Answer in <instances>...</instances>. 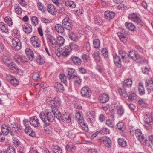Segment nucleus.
<instances>
[{"mask_svg": "<svg viewBox=\"0 0 153 153\" xmlns=\"http://www.w3.org/2000/svg\"><path fill=\"white\" fill-rule=\"evenodd\" d=\"M46 102L48 104L51 105L52 111L40 113L39 116L42 121L47 126L53 122L54 118L56 117V107L59 106L60 100L58 97H55L54 98L48 97L46 99Z\"/></svg>", "mask_w": 153, "mask_h": 153, "instance_id": "nucleus-1", "label": "nucleus"}, {"mask_svg": "<svg viewBox=\"0 0 153 153\" xmlns=\"http://www.w3.org/2000/svg\"><path fill=\"white\" fill-rule=\"evenodd\" d=\"M58 107H56L55 117L60 120H62L65 123H68L71 122V117L70 114L67 113H65L61 114L60 111L57 109Z\"/></svg>", "mask_w": 153, "mask_h": 153, "instance_id": "nucleus-2", "label": "nucleus"}, {"mask_svg": "<svg viewBox=\"0 0 153 153\" xmlns=\"http://www.w3.org/2000/svg\"><path fill=\"white\" fill-rule=\"evenodd\" d=\"M77 48V46L74 43L70 44L68 46H65L62 49V55L65 56H67L69 55L70 52L73 49Z\"/></svg>", "mask_w": 153, "mask_h": 153, "instance_id": "nucleus-3", "label": "nucleus"}, {"mask_svg": "<svg viewBox=\"0 0 153 153\" xmlns=\"http://www.w3.org/2000/svg\"><path fill=\"white\" fill-rule=\"evenodd\" d=\"M12 47L16 50H19L21 47V43L18 37L14 38L12 41Z\"/></svg>", "mask_w": 153, "mask_h": 153, "instance_id": "nucleus-4", "label": "nucleus"}, {"mask_svg": "<svg viewBox=\"0 0 153 153\" xmlns=\"http://www.w3.org/2000/svg\"><path fill=\"white\" fill-rule=\"evenodd\" d=\"M14 59L16 62L20 64L28 61V59L27 57L23 55H16L15 56Z\"/></svg>", "mask_w": 153, "mask_h": 153, "instance_id": "nucleus-5", "label": "nucleus"}, {"mask_svg": "<svg viewBox=\"0 0 153 153\" xmlns=\"http://www.w3.org/2000/svg\"><path fill=\"white\" fill-rule=\"evenodd\" d=\"M46 36L47 42L48 45L52 47H55L57 43L56 38L48 33L46 35Z\"/></svg>", "mask_w": 153, "mask_h": 153, "instance_id": "nucleus-6", "label": "nucleus"}, {"mask_svg": "<svg viewBox=\"0 0 153 153\" xmlns=\"http://www.w3.org/2000/svg\"><path fill=\"white\" fill-rule=\"evenodd\" d=\"M30 43L35 48H39L41 45V41L38 37L36 36H33L31 38Z\"/></svg>", "mask_w": 153, "mask_h": 153, "instance_id": "nucleus-7", "label": "nucleus"}, {"mask_svg": "<svg viewBox=\"0 0 153 153\" xmlns=\"http://www.w3.org/2000/svg\"><path fill=\"white\" fill-rule=\"evenodd\" d=\"M131 133L132 132L134 134L135 136L138 140L140 142H142L144 140V137L142 134L140 130L139 129H137L135 130H132L130 131Z\"/></svg>", "mask_w": 153, "mask_h": 153, "instance_id": "nucleus-8", "label": "nucleus"}, {"mask_svg": "<svg viewBox=\"0 0 153 153\" xmlns=\"http://www.w3.org/2000/svg\"><path fill=\"white\" fill-rule=\"evenodd\" d=\"M81 95L83 97L88 98L91 96V92L89 88L85 86L81 89Z\"/></svg>", "mask_w": 153, "mask_h": 153, "instance_id": "nucleus-9", "label": "nucleus"}, {"mask_svg": "<svg viewBox=\"0 0 153 153\" xmlns=\"http://www.w3.org/2000/svg\"><path fill=\"white\" fill-rule=\"evenodd\" d=\"M62 25L64 28L69 30H71L73 26L70 20L68 17L65 18L62 21Z\"/></svg>", "mask_w": 153, "mask_h": 153, "instance_id": "nucleus-10", "label": "nucleus"}, {"mask_svg": "<svg viewBox=\"0 0 153 153\" xmlns=\"http://www.w3.org/2000/svg\"><path fill=\"white\" fill-rule=\"evenodd\" d=\"M26 54V57L28 58V60L29 59L30 61H33L34 59V55L33 51L32 49L27 48L25 50Z\"/></svg>", "mask_w": 153, "mask_h": 153, "instance_id": "nucleus-11", "label": "nucleus"}, {"mask_svg": "<svg viewBox=\"0 0 153 153\" xmlns=\"http://www.w3.org/2000/svg\"><path fill=\"white\" fill-rule=\"evenodd\" d=\"M30 123L31 125L35 127H38L40 125L39 120L36 116H34L31 118Z\"/></svg>", "mask_w": 153, "mask_h": 153, "instance_id": "nucleus-12", "label": "nucleus"}, {"mask_svg": "<svg viewBox=\"0 0 153 153\" xmlns=\"http://www.w3.org/2000/svg\"><path fill=\"white\" fill-rule=\"evenodd\" d=\"M128 56L135 61L139 59L140 58V55L135 51L133 50L129 52Z\"/></svg>", "mask_w": 153, "mask_h": 153, "instance_id": "nucleus-13", "label": "nucleus"}, {"mask_svg": "<svg viewBox=\"0 0 153 153\" xmlns=\"http://www.w3.org/2000/svg\"><path fill=\"white\" fill-rule=\"evenodd\" d=\"M109 98V96L107 94H103L100 95L98 99L100 102L105 103L108 101Z\"/></svg>", "mask_w": 153, "mask_h": 153, "instance_id": "nucleus-14", "label": "nucleus"}, {"mask_svg": "<svg viewBox=\"0 0 153 153\" xmlns=\"http://www.w3.org/2000/svg\"><path fill=\"white\" fill-rule=\"evenodd\" d=\"M24 31L27 33H30L32 31V26L29 24L25 23L22 25Z\"/></svg>", "mask_w": 153, "mask_h": 153, "instance_id": "nucleus-15", "label": "nucleus"}, {"mask_svg": "<svg viewBox=\"0 0 153 153\" xmlns=\"http://www.w3.org/2000/svg\"><path fill=\"white\" fill-rule=\"evenodd\" d=\"M146 87L149 92L153 91V79L146 80Z\"/></svg>", "mask_w": 153, "mask_h": 153, "instance_id": "nucleus-16", "label": "nucleus"}, {"mask_svg": "<svg viewBox=\"0 0 153 153\" xmlns=\"http://www.w3.org/2000/svg\"><path fill=\"white\" fill-rule=\"evenodd\" d=\"M114 61V63L117 67L120 68L121 66V58L116 54H114L113 55Z\"/></svg>", "mask_w": 153, "mask_h": 153, "instance_id": "nucleus-17", "label": "nucleus"}, {"mask_svg": "<svg viewBox=\"0 0 153 153\" xmlns=\"http://www.w3.org/2000/svg\"><path fill=\"white\" fill-rule=\"evenodd\" d=\"M104 15L105 18L108 19H111L115 16V13L114 12L107 10L104 12Z\"/></svg>", "mask_w": 153, "mask_h": 153, "instance_id": "nucleus-18", "label": "nucleus"}, {"mask_svg": "<svg viewBox=\"0 0 153 153\" xmlns=\"http://www.w3.org/2000/svg\"><path fill=\"white\" fill-rule=\"evenodd\" d=\"M7 76V79L13 85L15 86L18 84L19 82L15 77L10 75H8Z\"/></svg>", "mask_w": 153, "mask_h": 153, "instance_id": "nucleus-19", "label": "nucleus"}, {"mask_svg": "<svg viewBox=\"0 0 153 153\" xmlns=\"http://www.w3.org/2000/svg\"><path fill=\"white\" fill-rule=\"evenodd\" d=\"M132 84V80L130 79L125 80L123 83V87L125 89L131 87Z\"/></svg>", "mask_w": 153, "mask_h": 153, "instance_id": "nucleus-20", "label": "nucleus"}, {"mask_svg": "<svg viewBox=\"0 0 153 153\" xmlns=\"http://www.w3.org/2000/svg\"><path fill=\"white\" fill-rule=\"evenodd\" d=\"M1 130L2 133L4 135H7L10 131V128L8 126L3 125L2 126Z\"/></svg>", "mask_w": 153, "mask_h": 153, "instance_id": "nucleus-21", "label": "nucleus"}, {"mask_svg": "<svg viewBox=\"0 0 153 153\" xmlns=\"http://www.w3.org/2000/svg\"><path fill=\"white\" fill-rule=\"evenodd\" d=\"M47 10L49 13L51 14L55 15L56 13V10L53 5L50 4L48 5Z\"/></svg>", "mask_w": 153, "mask_h": 153, "instance_id": "nucleus-22", "label": "nucleus"}, {"mask_svg": "<svg viewBox=\"0 0 153 153\" xmlns=\"http://www.w3.org/2000/svg\"><path fill=\"white\" fill-rule=\"evenodd\" d=\"M74 80V83L75 86L76 87L79 86L81 82L82 79L80 77L77 76H73L72 78Z\"/></svg>", "mask_w": 153, "mask_h": 153, "instance_id": "nucleus-23", "label": "nucleus"}, {"mask_svg": "<svg viewBox=\"0 0 153 153\" xmlns=\"http://www.w3.org/2000/svg\"><path fill=\"white\" fill-rule=\"evenodd\" d=\"M71 59L73 62L76 65H79L81 64L82 61L81 59L77 56H72Z\"/></svg>", "mask_w": 153, "mask_h": 153, "instance_id": "nucleus-24", "label": "nucleus"}, {"mask_svg": "<svg viewBox=\"0 0 153 153\" xmlns=\"http://www.w3.org/2000/svg\"><path fill=\"white\" fill-rule=\"evenodd\" d=\"M114 107L117 110V114L119 115H122L124 113V109L120 105L114 104Z\"/></svg>", "mask_w": 153, "mask_h": 153, "instance_id": "nucleus-25", "label": "nucleus"}, {"mask_svg": "<svg viewBox=\"0 0 153 153\" xmlns=\"http://www.w3.org/2000/svg\"><path fill=\"white\" fill-rule=\"evenodd\" d=\"M55 28L56 30L59 33H63L64 32V27L61 24H56Z\"/></svg>", "mask_w": 153, "mask_h": 153, "instance_id": "nucleus-26", "label": "nucleus"}, {"mask_svg": "<svg viewBox=\"0 0 153 153\" xmlns=\"http://www.w3.org/2000/svg\"><path fill=\"white\" fill-rule=\"evenodd\" d=\"M55 88L58 92H61L64 91V88L63 85L60 83L56 82L55 83Z\"/></svg>", "mask_w": 153, "mask_h": 153, "instance_id": "nucleus-27", "label": "nucleus"}, {"mask_svg": "<svg viewBox=\"0 0 153 153\" xmlns=\"http://www.w3.org/2000/svg\"><path fill=\"white\" fill-rule=\"evenodd\" d=\"M98 140L99 142L103 143H111L110 139L108 137H103L99 139Z\"/></svg>", "mask_w": 153, "mask_h": 153, "instance_id": "nucleus-28", "label": "nucleus"}, {"mask_svg": "<svg viewBox=\"0 0 153 153\" xmlns=\"http://www.w3.org/2000/svg\"><path fill=\"white\" fill-rule=\"evenodd\" d=\"M0 30L5 33L8 32L7 26L3 22H0Z\"/></svg>", "mask_w": 153, "mask_h": 153, "instance_id": "nucleus-29", "label": "nucleus"}, {"mask_svg": "<svg viewBox=\"0 0 153 153\" xmlns=\"http://www.w3.org/2000/svg\"><path fill=\"white\" fill-rule=\"evenodd\" d=\"M116 128L120 132H123L125 130L126 126L123 123L119 122L117 125Z\"/></svg>", "mask_w": 153, "mask_h": 153, "instance_id": "nucleus-30", "label": "nucleus"}, {"mask_svg": "<svg viewBox=\"0 0 153 153\" xmlns=\"http://www.w3.org/2000/svg\"><path fill=\"white\" fill-rule=\"evenodd\" d=\"M2 61L5 65L11 60L10 56L7 53L4 54L2 56Z\"/></svg>", "mask_w": 153, "mask_h": 153, "instance_id": "nucleus-31", "label": "nucleus"}, {"mask_svg": "<svg viewBox=\"0 0 153 153\" xmlns=\"http://www.w3.org/2000/svg\"><path fill=\"white\" fill-rule=\"evenodd\" d=\"M125 26L127 29L133 31L136 30V28L135 26L131 23L126 22Z\"/></svg>", "mask_w": 153, "mask_h": 153, "instance_id": "nucleus-32", "label": "nucleus"}, {"mask_svg": "<svg viewBox=\"0 0 153 153\" xmlns=\"http://www.w3.org/2000/svg\"><path fill=\"white\" fill-rule=\"evenodd\" d=\"M65 5L71 8H74L76 7V4L73 1H67L65 2Z\"/></svg>", "mask_w": 153, "mask_h": 153, "instance_id": "nucleus-33", "label": "nucleus"}, {"mask_svg": "<svg viewBox=\"0 0 153 153\" xmlns=\"http://www.w3.org/2000/svg\"><path fill=\"white\" fill-rule=\"evenodd\" d=\"M52 150L53 153H62L61 149L58 146H53L52 148Z\"/></svg>", "mask_w": 153, "mask_h": 153, "instance_id": "nucleus-34", "label": "nucleus"}, {"mask_svg": "<svg viewBox=\"0 0 153 153\" xmlns=\"http://www.w3.org/2000/svg\"><path fill=\"white\" fill-rule=\"evenodd\" d=\"M66 150L68 151L74 152L75 150V146L72 144H67L66 146Z\"/></svg>", "mask_w": 153, "mask_h": 153, "instance_id": "nucleus-35", "label": "nucleus"}, {"mask_svg": "<svg viewBox=\"0 0 153 153\" xmlns=\"http://www.w3.org/2000/svg\"><path fill=\"white\" fill-rule=\"evenodd\" d=\"M76 120L79 123H82L84 121L82 117L79 112H77L75 114Z\"/></svg>", "mask_w": 153, "mask_h": 153, "instance_id": "nucleus-36", "label": "nucleus"}, {"mask_svg": "<svg viewBox=\"0 0 153 153\" xmlns=\"http://www.w3.org/2000/svg\"><path fill=\"white\" fill-rule=\"evenodd\" d=\"M15 12L17 14L19 15L22 13V10L18 4H16L14 6Z\"/></svg>", "mask_w": 153, "mask_h": 153, "instance_id": "nucleus-37", "label": "nucleus"}, {"mask_svg": "<svg viewBox=\"0 0 153 153\" xmlns=\"http://www.w3.org/2000/svg\"><path fill=\"white\" fill-rule=\"evenodd\" d=\"M68 75L69 76V78L71 79L73 76L75 75V70L73 68H69L68 70Z\"/></svg>", "mask_w": 153, "mask_h": 153, "instance_id": "nucleus-38", "label": "nucleus"}, {"mask_svg": "<svg viewBox=\"0 0 153 153\" xmlns=\"http://www.w3.org/2000/svg\"><path fill=\"white\" fill-rule=\"evenodd\" d=\"M36 61L40 64H43L45 62V59L44 57L38 55L37 57Z\"/></svg>", "mask_w": 153, "mask_h": 153, "instance_id": "nucleus-39", "label": "nucleus"}, {"mask_svg": "<svg viewBox=\"0 0 153 153\" xmlns=\"http://www.w3.org/2000/svg\"><path fill=\"white\" fill-rule=\"evenodd\" d=\"M4 20L5 22L9 26H11L13 25V22L10 17L6 16L4 18Z\"/></svg>", "mask_w": 153, "mask_h": 153, "instance_id": "nucleus-40", "label": "nucleus"}, {"mask_svg": "<svg viewBox=\"0 0 153 153\" xmlns=\"http://www.w3.org/2000/svg\"><path fill=\"white\" fill-rule=\"evenodd\" d=\"M68 36L70 39L73 41H75L77 40V38L76 35L74 32H71L69 33Z\"/></svg>", "mask_w": 153, "mask_h": 153, "instance_id": "nucleus-41", "label": "nucleus"}, {"mask_svg": "<svg viewBox=\"0 0 153 153\" xmlns=\"http://www.w3.org/2000/svg\"><path fill=\"white\" fill-rule=\"evenodd\" d=\"M101 52L104 58L107 59L108 58V53L107 49L106 48H103L101 51Z\"/></svg>", "mask_w": 153, "mask_h": 153, "instance_id": "nucleus-42", "label": "nucleus"}, {"mask_svg": "<svg viewBox=\"0 0 153 153\" xmlns=\"http://www.w3.org/2000/svg\"><path fill=\"white\" fill-rule=\"evenodd\" d=\"M5 65L11 70H13L14 69L17 68L16 65L13 62H12L10 63H8Z\"/></svg>", "mask_w": 153, "mask_h": 153, "instance_id": "nucleus-43", "label": "nucleus"}, {"mask_svg": "<svg viewBox=\"0 0 153 153\" xmlns=\"http://www.w3.org/2000/svg\"><path fill=\"white\" fill-rule=\"evenodd\" d=\"M118 92L120 95H122L124 98H126L128 97V95L126 92L124 91H123L122 89L120 88H118Z\"/></svg>", "mask_w": 153, "mask_h": 153, "instance_id": "nucleus-44", "label": "nucleus"}, {"mask_svg": "<svg viewBox=\"0 0 153 153\" xmlns=\"http://www.w3.org/2000/svg\"><path fill=\"white\" fill-rule=\"evenodd\" d=\"M119 56L122 59L126 58L128 56V54L126 53L125 52L123 51H119Z\"/></svg>", "mask_w": 153, "mask_h": 153, "instance_id": "nucleus-45", "label": "nucleus"}, {"mask_svg": "<svg viewBox=\"0 0 153 153\" xmlns=\"http://www.w3.org/2000/svg\"><path fill=\"white\" fill-rule=\"evenodd\" d=\"M32 23L35 26H36L38 24V19L36 16H33L31 18Z\"/></svg>", "mask_w": 153, "mask_h": 153, "instance_id": "nucleus-46", "label": "nucleus"}, {"mask_svg": "<svg viewBox=\"0 0 153 153\" xmlns=\"http://www.w3.org/2000/svg\"><path fill=\"white\" fill-rule=\"evenodd\" d=\"M93 45L94 47L96 48H99L100 45V40L97 39H96L93 41Z\"/></svg>", "mask_w": 153, "mask_h": 153, "instance_id": "nucleus-47", "label": "nucleus"}, {"mask_svg": "<svg viewBox=\"0 0 153 153\" xmlns=\"http://www.w3.org/2000/svg\"><path fill=\"white\" fill-rule=\"evenodd\" d=\"M79 123L83 130L85 131H88V127L85 123H84L83 122H82V123Z\"/></svg>", "mask_w": 153, "mask_h": 153, "instance_id": "nucleus-48", "label": "nucleus"}, {"mask_svg": "<svg viewBox=\"0 0 153 153\" xmlns=\"http://www.w3.org/2000/svg\"><path fill=\"white\" fill-rule=\"evenodd\" d=\"M57 39V42L60 45H62L64 44V39L61 36L58 37Z\"/></svg>", "mask_w": 153, "mask_h": 153, "instance_id": "nucleus-49", "label": "nucleus"}, {"mask_svg": "<svg viewBox=\"0 0 153 153\" xmlns=\"http://www.w3.org/2000/svg\"><path fill=\"white\" fill-rule=\"evenodd\" d=\"M138 91L140 95H143L145 94V90L143 85H139L138 87Z\"/></svg>", "mask_w": 153, "mask_h": 153, "instance_id": "nucleus-50", "label": "nucleus"}, {"mask_svg": "<svg viewBox=\"0 0 153 153\" xmlns=\"http://www.w3.org/2000/svg\"><path fill=\"white\" fill-rule=\"evenodd\" d=\"M93 56L95 60L97 62H99L100 61L101 58L98 53L97 52L94 53L93 54Z\"/></svg>", "mask_w": 153, "mask_h": 153, "instance_id": "nucleus-51", "label": "nucleus"}, {"mask_svg": "<svg viewBox=\"0 0 153 153\" xmlns=\"http://www.w3.org/2000/svg\"><path fill=\"white\" fill-rule=\"evenodd\" d=\"M144 121L145 123H147L149 125L151 124V123L153 122L151 118V116H146L145 117Z\"/></svg>", "mask_w": 153, "mask_h": 153, "instance_id": "nucleus-52", "label": "nucleus"}, {"mask_svg": "<svg viewBox=\"0 0 153 153\" xmlns=\"http://www.w3.org/2000/svg\"><path fill=\"white\" fill-rule=\"evenodd\" d=\"M95 23L99 25H101L103 24V22L101 19L99 17H96L95 19Z\"/></svg>", "mask_w": 153, "mask_h": 153, "instance_id": "nucleus-53", "label": "nucleus"}, {"mask_svg": "<svg viewBox=\"0 0 153 153\" xmlns=\"http://www.w3.org/2000/svg\"><path fill=\"white\" fill-rule=\"evenodd\" d=\"M7 153H15V149L13 147L10 146L9 147L7 150Z\"/></svg>", "mask_w": 153, "mask_h": 153, "instance_id": "nucleus-54", "label": "nucleus"}, {"mask_svg": "<svg viewBox=\"0 0 153 153\" xmlns=\"http://www.w3.org/2000/svg\"><path fill=\"white\" fill-rule=\"evenodd\" d=\"M99 131L101 134H108L109 133V130L106 128H103L100 131Z\"/></svg>", "mask_w": 153, "mask_h": 153, "instance_id": "nucleus-55", "label": "nucleus"}, {"mask_svg": "<svg viewBox=\"0 0 153 153\" xmlns=\"http://www.w3.org/2000/svg\"><path fill=\"white\" fill-rule=\"evenodd\" d=\"M37 6L39 9L42 12H44L45 10V8L44 7L43 5L40 2L37 3Z\"/></svg>", "mask_w": 153, "mask_h": 153, "instance_id": "nucleus-56", "label": "nucleus"}, {"mask_svg": "<svg viewBox=\"0 0 153 153\" xmlns=\"http://www.w3.org/2000/svg\"><path fill=\"white\" fill-rule=\"evenodd\" d=\"M106 124L108 126L111 127H113L114 126V122L110 120H107L106 122Z\"/></svg>", "mask_w": 153, "mask_h": 153, "instance_id": "nucleus-57", "label": "nucleus"}, {"mask_svg": "<svg viewBox=\"0 0 153 153\" xmlns=\"http://www.w3.org/2000/svg\"><path fill=\"white\" fill-rule=\"evenodd\" d=\"M137 15L136 13H133L131 14L128 16V18L131 21L134 22V19L137 16Z\"/></svg>", "mask_w": 153, "mask_h": 153, "instance_id": "nucleus-58", "label": "nucleus"}, {"mask_svg": "<svg viewBox=\"0 0 153 153\" xmlns=\"http://www.w3.org/2000/svg\"><path fill=\"white\" fill-rule=\"evenodd\" d=\"M59 78L62 82L65 83L66 81V77L64 74H62L59 75Z\"/></svg>", "mask_w": 153, "mask_h": 153, "instance_id": "nucleus-59", "label": "nucleus"}, {"mask_svg": "<svg viewBox=\"0 0 153 153\" xmlns=\"http://www.w3.org/2000/svg\"><path fill=\"white\" fill-rule=\"evenodd\" d=\"M88 115L87 116L86 118L88 122H92L93 120V116L92 115L91 113L88 114Z\"/></svg>", "mask_w": 153, "mask_h": 153, "instance_id": "nucleus-60", "label": "nucleus"}, {"mask_svg": "<svg viewBox=\"0 0 153 153\" xmlns=\"http://www.w3.org/2000/svg\"><path fill=\"white\" fill-rule=\"evenodd\" d=\"M138 104L142 106H144L147 105V103L142 99H140L138 101Z\"/></svg>", "mask_w": 153, "mask_h": 153, "instance_id": "nucleus-61", "label": "nucleus"}, {"mask_svg": "<svg viewBox=\"0 0 153 153\" xmlns=\"http://www.w3.org/2000/svg\"><path fill=\"white\" fill-rule=\"evenodd\" d=\"M137 96L135 94L133 93L130 94L128 96V98L130 100L136 99Z\"/></svg>", "mask_w": 153, "mask_h": 153, "instance_id": "nucleus-62", "label": "nucleus"}, {"mask_svg": "<svg viewBox=\"0 0 153 153\" xmlns=\"http://www.w3.org/2000/svg\"><path fill=\"white\" fill-rule=\"evenodd\" d=\"M39 77V75L38 72H34L33 75V79L34 80L38 79Z\"/></svg>", "mask_w": 153, "mask_h": 153, "instance_id": "nucleus-63", "label": "nucleus"}, {"mask_svg": "<svg viewBox=\"0 0 153 153\" xmlns=\"http://www.w3.org/2000/svg\"><path fill=\"white\" fill-rule=\"evenodd\" d=\"M32 129L29 126H27L25 129V132L27 134H29L30 132L31 131Z\"/></svg>", "mask_w": 153, "mask_h": 153, "instance_id": "nucleus-64", "label": "nucleus"}]
</instances>
